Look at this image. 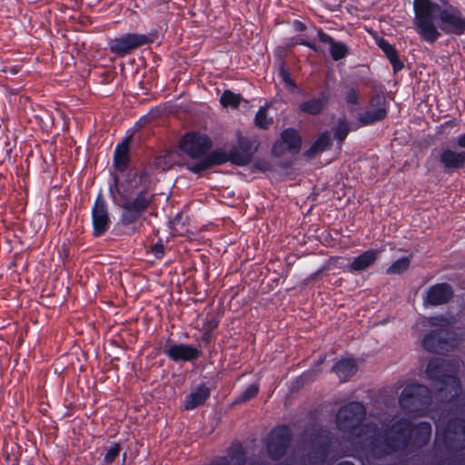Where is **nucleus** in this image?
<instances>
[{
  "label": "nucleus",
  "mask_w": 465,
  "mask_h": 465,
  "mask_svg": "<svg viewBox=\"0 0 465 465\" xmlns=\"http://www.w3.org/2000/svg\"><path fill=\"white\" fill-rule=\"evenodd\" d=\"M355 450L365 459L380 460L388 456V451L376 423L363 424L354 440Z\"/></svg>",
  "instance_id": "6"
},
{
  "label": "nucleus",
  "mask_w": 465,
  "mask_h": 465,
  "mask_svg": "<svg viewBox=\"0 0 465 465\" xmlns=\"http://www.w3.org/2000/svg\"><path fill=\"white\" fill-rule=\"evenodd\" d=\"M292 435L286 425L274 427L268 434L266 450L272 460H280L285 456L291 446Z\"/></svg>",
  "instance_id": "12"
},
{
  "label": "nucleus",
  "mask_w": 465,
  "mask_h": 465,
  "mask_svg": "<svg viewBox=\"0 0 465 465\" xmlns=\"http://www.w3.org/2000/svg\"><path fill=\"white\" fill-rule=\"evenodd\" d=\"M212 147L213 141L207 134L196 131L185 133L180 139L179 148L195 162H185L183 167L193 174L201 175L204 171L195 172L193 166L210 155Z\"/></svg>",
  "instance_id": "5"
},
{
  "label": "nucleus",
  "mask_w": 465,
  "mask_h": 465,
  "mask_svg": "<svg viewBox=\"0 0 465 465\" xmlns=\"http://www.w3.org/2000/svg\"><path fill=\"white\" fill-rule=\"evenodd\" d=\"M296 44L300 45L306 46L316 53L322 52L321 47L316 45L315 41H311L308 39H300L296 42Z\"/></svg>",
  "instance_id": "43"
},
{
  "label": "nucleus",
  "mask_w": 465,
  "mask_h": 465,
  "mask_svg": "<svg viewBox=\"0 0 465 465\" xmlns=\"http://www.w3.org/2000/svg\"><path fill=\"white\" fill-rule=\"evenodd\" d=\"M151 176L152 173L147 168L129 172L125 178L126 184L134 190L139 189L134 197H129L117 187L118 174L114 175L117 193L114 203L122 209L119 223L123 226L127 227L136 223L151 207L154 199V194L149 193Z\"/></svg>",
  "instance_id": "2"
},
{
  "label": "nucleus",
  "mask_w": 465,
  "mask_h": 465,
  "mask_svg": "<svg viewBox=\"0 0 465 465\" xmlns=\"http://www.w3.org/2000/svg\"><path fill=\"white\" fill-rule=\"evenodd\" d=\"M413 12L416 33L427 43L433 44L440 36L435 21L445 35L465 34V15L450 0H413Z\"/></svg>",
  "instance_id": "1"
},
{
  "label": "nucleus",
  "mask_w": 465,
  "mask_h": 465,
  "mask_svg": "<svg viewBox=\"0 0 465 465\" xmlns=\"http://www.w3.org/2000/svg\"><path fill=\"white\" fill-rule=\"evenodd\" d=\"M453 295V288L450 283H435L426 292L423 302L425 305L436 307L448 303Z\"/></svg>",
  "instance_id": "18"
},
{
  "label": "nucleus",
  "mask_w": 465,
  "mask_h": 465,
  "mask_svg": "<svg viewBox=\"0 0 465 465\" xmlns=\"http://www.w3.org/2000/svg\"><path fill=\"white\" fill-rule=\"evenodd\" d=\"M377 45L389 60L393 69V73L396 74L401 72L404 67V64L401 60L396 47L384 38L379 39Z\"/></svg>",
  "instance_id": "27"
},
{
  "label": "nucleus",
  "mask_w": 465,
  "mask_h": 465,
  "mask_svg": "<svg viewBox=\"0 0 465 465\" xmlns=\"http://www.w3.org/2000/svg\"><path fill=\"white\" fill-rule=\"evenodd\" d=\"M443 443L447 450H465V419L453 417L447 420L443 430Z\"/></svg>",
  "instance_id": "13"
},
{
  "label": "nucleus",
  "mask_w": 465,
  "mask_h": 465,
  "mask_svg": "<svg viewBox=\"0 0 465 465\" xmlns=\"http://www.w3.org/2000/svg\"><path fill=\"white\" fill-rule=\"evenodd\" d=\"M430 326L440 327L439 329H449L451 326V321L445 315H436L429 318Z\"/></svg>",
  "instance_id": "38"
},
{
  "label": "nucleus",
  "mask_w": 465,
  "mask_h": 465,
  "mask_svg": "<svg viewBox=\"0 0 465 465\" xmlns=\"http://www.w3.org/2000/svg\"><path fill=\"white\" fill-rule=\"evenodd\" d=\"M133 135L126 136L121 143H117L113 156V166L114 170L123 174L131 163L130 145Z\"/></svg>",
  "instance_id": "20"
},
{
  "label": "nucleus",
  "mask_w": 465,
  "mask_h": 465,
  "mask_svg": "<svg viewBox=\"0 0 465 465\" xmlns=\"http://www.w3.org/2000/svg\"><path fill=\"white\" fill-rule=\"evenodd\" d=\"M219 323L220 317L218 315L208 314L203 324V331L213 332L215 329L218 328Z\"/></svg>",
  "instance_id": "39"
},
{
  "label": "nucleus",
  "mask_w": 465,
  "mask_h": 465,
  "mask_svg": "<svg viewBox=\"0 0 465 465\" xmlns=\"http://www.w3.org/2000/svg\"><path fill=\"white\" fill-rule=\"evenodd\" d=\"M337 465H355V464L351 461L344 460V461L339 462Z\"/></svg>",
  "instance_id": "51"
},
{
  "label": "nucleus",
  "mask_w": 465,
  "mask_h": 465,
  "mask_svg": "<svg viewBox=\"0 0 465 465\" xmlns=\"http://www.w3.org/2000/svg\"><path fill=\"white\" fill-rule=\"evenodd\" d=\"M163 352L173 361H194L202 351L192 344L179 343L165 347Z\"/></svg>",
  "instance_id": "19"
},
{
  "label": "nucleus",
  "mask_w": 465,
  "mask_h": 465,
  "mask_svg": "<svg viewBox=\"0 0 465 465\" xmlns=\"http://www.w3.org/2000/svg\"><path fill=\"white\" fill-rule=\"evenodd\" d=\"M272 119L267 118V109L263 106H261L254 118L255 125L260 129H268V127L272 124Z\"/></svg>",
  "instance_id": "36"
},
{
  "label": "nucleus",
  "mask_w": 465,
  "mask_h": 465,
  "mask_svg": "<svg viewBox=\"0 0 465 465\" xmlns=\"http://www.w3.org/2000/svg\"><path fill=\"white\" fill-rule=\"evenodd\" d=\"M260 391L258 383L249 385L234 401V403L241 404L254 399Z\"/></svg>",
  "instance_id": "35"
},
{
  "label": "nucleus",
  "mask_w": 465,
  "mask_h": 465,
  "mask_svg": "<svg viewBox=\"0 0 465 465\" xmlns=\"http://www.w3.org/2000/svg\"><path fill=\"white\" fill-rule=\"evenodd\" d=\"M242 101H245L241 94H235L231 90H224L220 97V103L223 107L238 108Z\"/></svg>",
  "instance_id": "32"
},
{
  "label": "nucleus",
  "mask_w": 465,
  "mask_h": 465,
  "mask_svg": "<svg viewBox=\"0 0 465 465\" xmlns=\"http://www.w3.org/2000/svg\"><path fill=\"white\" fill-rule=\"evenodd\" d=\"M302 145V139L299 132L293 127H288L282 131L281 139L277 140L272 148L273 155L280 156L285 151L292 154L300 152Z\"/></svg>",
  "instance_id": "17"
},
{
  "label": "nucleus",
  "mask_w": 465,
  "mask_h": 465,
  "mask_svg": "<svg viewBox=\"0 0 465 465\" xmlns=\"http://www.w3.org/2000/svg\"><path fill=\"white\" fill-rule=\"evenodd\" d=\"M292 28L296 32H303L306 30L307 26L303 22L300 20H294L292 22Z\"/></svg>",
  "instance_id": "47"
},
{
  "label": "nucleus",
  "mask_w": 465,
  "mask_h": 465,
  "mask_svg": "<svg viewBox=\"0 0 465 465\" xmlns=\"http://www.w3.org/2000/svg\"><path fill=\"white\" fill-rule=\"evenodd\" d=\"M431 430L429 421H420L417 424L410 421V446L414 449L425 447L430 440Z\"/></svg>",
  "instance_id": "21"
},
{
  "label": "nucleus",
  "mask_w": 465,
  "mask_h": 465,
  "mask_svg": "<svg viewBox=\"0 0 465 465\" xmlns=\"http://www.w3.org/2000/svg\"><path fill=\"white\" fill-rule=\"evenodd\" d=\"M329 96V92L322 90L320 92L319 97L302 101L298 106L299 111L310 115H319L326 108Z\"/></svg>",
  "instance_id": "23"
},
{
  "label": "nucleus",
  "mask_w": 465,
  "mask_h": 465,
  "mask_svg": "<svg viewBox=\"0 0 465 465\" xmlns=\"http://www.w3.org/2000/svg\"><path fill=\"white\" fill-rule=\"evenodd\" d=\"M331 145L330 133L324 131L319 134L312 144L305 151L304 154L309 158H313L318 153L330 150Z\"/></svg>",
  "instance_id": "30"
},
{
  "label": "nucleus",
  "mask_w": 465,
  "mask_h": 465,
  "mask_svg": "<svg viewBox=\"0 0 465 465\" xmlns=\"http://www.w3.org/2000/svg\"><path fill=\"white\" fill-rule=\"evenodd\" d=\"M240 455H241L240 460H241V461H243V460H244V458H243L244 453H243L242 451H241V452H240Z\"/></svg>",
  "instance_id": "52"
},
{
  "label": "nucleus",
  "mask_w": 465,
  "mask_h": 465,
  "mask_svg": "<svg viewBox=\"0 0 465 465\" xmlns=\"http://www.w3.org/2000/svg\"><path fill=\"white\" fill-rule=\"evenodd\" d=\"M331 371L337 375L341 382H346L358 371V364L353 358H342L335 362Z\"/></svg>",
  "instance_id": "25"
},
{
  "label": "nucleus",
  "mask_w": 465,
  "mask_h": 465,
  "mask_svg": "<svg viewBox=\"0 0 465 465\" xmlns=\"http://www.w3.org/2000/svg\"><path fill=\"white\" fill-rule=\"evenodd\" d=\"M457 341V334L450 329H434L425 334L422 347L429 352L444 354L450 351Z\"/></svg>",
  "instance_id": "11"
},
{
  "label": "nucleus",
  "mask_w": 465,
  "mask_h": 465,
  "mask_svg": "<svg viewBox=\"0 0 465 465\" xmlns=\"http://www.w3.org/2000/svg\"><path fill=\"white\" fill-rule=\"evenodd\" d=\"M411 264L410 257H401L394 261L387 269V274H401L408 270Z\"/></svg>",
  "instance_id": "34"
},
{
  "label": "nucleus",
  "mask_w": 465,
  "mask_h": 465,
  "mask_svg": "<svg viewBox=\"0 0 465 465\" xmlns=\"http://www.w3.org/2000/svg\"><path fill=\"white\" fill-rule=\"evenodd\" d=\"M122 450L121 444L118 442H114L110 449L107 450L104 460L105 463H112L120 454Z\"/></svg>",
  "instance_id": "40"
},
{
  "label": "nucleus",
  "mask_w": 465,
  "mask_h": 465,
  "mask_svg": "<svg viewBox=\"0 0 465 465\" xmlns=\"http://www.w3.org/2000/svg\"><path fill=\"white\" fill-rule=\"evenodd\" d=\"M460 410L462 412L465 413V392L463 393V395L460 398Z\"/></svg>",
  "instance_id": "50"
},
{
  "label": "nucleus",
  "mask_w": 465,
  "mask_h": 465,
  "mask_svg": "<svg viewBox=\"0 0 465 465\" xmlns=\"http://www.w3.org/2000/svg\"><path fill=\"white\" fill-rule=\"evenodd\" d=\"M125 460H126V453L124 452V457H123V461L124 462V461H125Z\"/></svg>",
  "instance_id": "54"
},
{
  "label": "nucleus",
  "mask_w": 465,
  "mask_h": 465,
  "mask_svg": "<svg viewBox=\"0 0 465 465\" xmlns=\"http://www.w3.org/2000/svg\"><path fill=\"white\" fill-rule=\"evenodd\" d=\"M150 252L156 259H162L164 256V245L162 239H159L150 247Z\"/></svg>",
  "instance_id": "42"
},
{
  "label": "nucleus",
  "mask_w": 465,
  "mask_h": 465,
  "mask_svg": "<svg viewBox=\"0 0 465 465\" xmlns=\"http://www.w3.org/2000/svg\"><path fill=\"white\" fill-rule=\"evenodd\" d=\"M332 131L333 138L337 142V146L341 149L351 132V124L345 117L339 118Z\"/></svg>",
  "instance_id": "31"
},
{
  "label": "nucleus",
  "mask_w": 465,
  "mask_h": 465,
  "mask_svg": "<svg viewBox=\"0 0 465 465\" xmlns=\"http://www.w3.org/2000/svg\"><path fill=\"white\" fill-rule=\"evenodd\" d=\"M452 365L443 358H432L426 366V375L436 389L450 399L457 397L461 391V381L458 375L450 374Z\"/></svg>",
  "instance_id": "4"
},
{
  "label": "nucleus",
  "mask_w": 465,
  "mask_h": 465,
  "mask_svg": "<svg viewBox=\"0 0 465 465\" xmlns=\"http://www.w3.org/2000/svg\"><path fill=\"white\" fill-rule=\"evenodd\" d=\"M275 66L277 67V74L281 81L291 90L297 88L295 81L291 77L288 70L287 63L284 58L283 50L278 48L275 52Z\"/></svg>",
  "instance_id": "28"
},
{
  "label": "nucleus",
  "mask_w": 465,
  "mask_h": 465,
  "mask_svg": "<svg viewBox=\"0 0 465 465\" xmlns=\"http://www.w3.org/2000/svg\"><path fill=\"white\" fill-rule=\"evenodd\" d=\"M432 402L430 389L420 383L408 384L399 397L401 407L417 416H424Z\"/></svg>",
  "instance_id": "7"
},
{
  "label": "nucleus",
  "mask_w": 465,
  "mask_h": 465,
  "mask_svg": "<svg viewBox=\"0 0 465 465\" xmlns=\"http://www.w3.org/2000/svg\"><path fill=\"white\" fill-rule=\"evenodd\" d=\"M211 395L210 388L204 384H199L184 399L183 408L185 411H192L202 406Z\"/></svg>",
  "instance_id": "24"
},
{
  "label": "nucleus",
  "mask_w": 465,
  "mask_h": 465,
  "mask_svg": "<svg viewBox=\"0 0 465 465\" xmlns=\"http://www.w3.org/2000/svg\"><path fill=\"white\" fill-rule=\"evenodd\" d=\"M319 371L308 370L302 372L301 378L303 381H314L319 376Z\"/></svg>",
  "instance_id": "44"
},
{
  "label": "nucleus",
  "mask_w": 465,
  "mask_h": 465,
  "mask_svg": "<svg viewBox=\"0 0 465 465\" xmlns=\"http://www.w3.org/2000/svg\"><path fill=\"white\" fill-rule=\"evenodd\" d=\"M383 440L388 455L406 450L410 446V421L404 419L395 421L384 430Z\"/></svg>",
  "instance_id": "10"
},
{
  "label": "nucleus",
  "mask_w": 465,
  "mask_h": 465,
  "mask_svg": "<svg viewBox=\"0 0 465 465\" xmlns=\"http://www.w3.org/2000/svg\"><path fill=\"white\" fill-rule=\"evenodd\" d=\"M281 277H283L284 279H286L288 277V272H285V274H282Z\"/></svg>",
  "instance_id": "53"
},
{
  "label": "nucleus",
  "mask_w": 465,
  "mask_h": 465,
  "mask_svg": "<svg viewBox=\"0 0 465 465\" xmlns=\"http://www.w3.org/2000/svg\"><path fill=\"white\" fill-rule=\"evenodd\" d=\"M331 443L318 444V446L313 448V453L321 460H324L325 459H327V457L331 453Z\"/></svg>",
  "instance_id": "41"
},
{
  "label": "nucleus",
  "mask_w": 465,
  "mask_h": 465,
  "mask_svg": "<svg viewBox=\"0 0 465 465\" xmlns=\"http://www.w3.org/2000/svg\"><path fill=\"white\" fill-rule=\"evenodd\" d=\"M343 98L349 106L358 105L361 98L359 86L355 84L346 86L343 91Z\"/></svg>",
  "instance_id": "33"
},
{
  "label": "nucleus",
  "mask_w": 465,
  "mask_h": 465,
  "mask_svg": "<svg viewBox=\"0 0 465 465\" xmlns=\"http://www.w3.org/2000/svg\"><path fill=\"white\" fill-rule=\"evenodd\" d=\"M320 42L329 45V52L333 61H340L350 54V49L346 44L336 41L330 35L325 33L321 27L314 26Z\"/></svg>",
  "instance_id": "22"
},
{
  "label": "nucleus",
  "mask_w": 465,
  "mask_h": 465,
  "mask_svg": "<svg viewBox=\"0 0 465 465\" xmlns=\"http://www.w3.org/2000/svg\"><path fill=\"white\" fill-rule=\"evenodd\" d=\"M237 144L238 146L231 147L228 153L223 148L213 150L205 160L193 166V171H208L213 166L223 165L228 162L236 166L248 165L256 151L253 142L239 133Z\"/></svg>",
  "instance_id": "3"
},
{
  "label": "nucleus",
  "mask_w": 465,
  "mask_h": 465,
  "mask_svg": "<svg viewBox=\"0 0 465 465\" xmlns=\"http://www.w3.org/2000/svg\"><path fill=\"white\" fill-rule=\"evenodd\" d=\"M326 361V355L325 354H322L319 359L314 362V367H320L321 365H322Z\"/></svg>",
  "instance_id": "48"
},
{
  "label": "nucleus",
  "mask_w": 465,
  "mask_h": 465,
  "mask_svg": "<svg viewBox=\"0 0 465 465\" xmlns=\"http://www.w3.org/2000/svg\"><path fill=\"white\" fill-rule=\"evenodd\" d=\"M372 110H366L358 114V121L361 126L372 125L375 123L381 122L388 116V104L383 93L373 94L369 101Z\"/></svg>",
  "instance_id": "14"
},
{
  "label": "nucleus",
  "mask_w": 465,
  "mask_h": 465,
  "mask_svg": "<svg viewBox=\"0 0 465 465\" xmlns=\"http://www.w3.org/2000/svg\"><path fill=\"white\" fill-rule=\"evenodd\" d=\"M275 66L277 67V74L281 81L291 90L297 88L295 81L291 77L288 70L287 63L284 58L283 50L278 48L275 52Z\"/></svg>",
  "instance_id": "29"
},
{
  "label": "nucleus",
  "mask_w": 465,
  "mask_h": 465,
  "mask_svg": "<svg viewBox=\"0 0 465 465\" xmlns=\"http://www.w3.org/2000/svg\"><path fill=\"white\" fill-rule=\"evenodd\" d=\"M456 143L464 150L454 151L450 148H443L440 153L439 161L446 173L465 168V133L457 137Z\"/></svg>",
  "instance_id": "16"
},
{
  "label": "nucleus",
  "mask_w": 465,
  "mask_h": 465,
  "mask_svg": "<svg viewBox=\"0 0 465 465\" xmlns=\"http://www.w3.org/2000/svg\"><path fill=\"white\" fill-rule=\"evenodd\" d=\"M212 340H213V332H210L207 331H203V334L201 337L202 343H203L205 346H209L212 342Z\"/></svg>",
  "instance_id": "45"
},
{
  "label": "nucleus",
  "mask_w": 465,
  "mask_h": 465,
  "mask_svg": "<svg viewBox=\"0 0 465 465\" xmlns=\"http://www.w3.org/2000/svg\"><path fill=\"white\" fill-rule=\"evenodd\" d=\"M93 236L99 238L104 236L111 226V218L106 200L99 193L93 204L91 211Z\"/></svg>",
  "instance_id": "15"
},
{
  "label": "nucleus",
  "mask_w": 465,
  "mask_h": 465,
  "mask_svg": "<svg viewBox=\"0 0 465 465\" xmlns=\"http://www.w3.org/2000/svg\"><path fill=\"white\" fill-rule=\"evenodd\" d=\"M382 250L370 249L356 256L349 264V272H361L367 270L378 260Z\"/></svg>",
  "instance_id": "26"
},
{
  "label": "nucleus",
  "mask_w": 465,
  "mask_h": 465,
  "mask_svg": "<svg viewBox=\"0 0 465 465\" xmlns=\"http://www.w3.org/2000/svg\"><path fill=\"white\" fill-rule=\"evenodd\" d=\"M154 38L151 34L125 33L110 39L107 43L110 53L119 58H124L136 49L153 43Z\"/></svg>",
  "instance_id": "8"
},
{
  "label": "nucleus",
  "mask_w": 465,
  "mask_h": 465,
  "mask_svg": "<svg viewBox=\"0 0 465 465\" xmlns=\"http://www.w3.org/2000/svg\"><path fill=\"white\" fill-rule=\"evenodd\" d=\"M20 70H21V66H19V65H10V66H5L2 71L5 73H8L12 75H15L20 72Z\"/></svg>",
  "instance_id": "46"
},
{
  "label": "nucleus",
  "mask_w": 465,
  "mask_h": 465,
  "mask_svg": "<svg viewBox=\"0 0 465 465\" xmlns=\"http://www.w3.org/2000/svg\"><path fill=\"white\" fill-rule=\"evenodd\" d=\"M366 417V408L360 401H350L341 406L337 411L335 422L337 429L344 433L352 432L362 426Z\"/></svg>",
  "instance_id": "9"
},
{
  "label": "nucleus",
  "mask_w": 465,
  "mask_h": 465,
  "mask_svg": "<svg viewBox=\"0 0 465 465\" xmlns=\"http://www.w3.org/2000/svg\"><path fill=\"white\" fill-rule=\"evenodd\" d=\"M311 442L313 448L318 444L331 443V436L330 432H323L322 430H315L311 434Z\"/></svg>",
  "instance_id": "37"
},
{
  "label": "nucleus",
  "mask_w": 465,
  "mask_h": 465,
  "mask_svg": "<svg viewBox=\"0 0 465 465\" xmlns=\"http://www.w3.org/2000/svg\"><path fill=\"white\" fill-rule=\"evenodd\" d=\"M210 465H228V462L225 459H222L217 461H213Z\"/></svg>",
  "instance_id": "49"
}]
</instances>
